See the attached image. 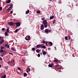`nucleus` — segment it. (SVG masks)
I'll return each instance as SVG.
<instances>
[{"instance_id": "f257e3e1", "label": "nucleus", "mask_w": 78, "mask_h": 78, "mask_svg": "<svg viewBox=\"0 0 78 78\" xmlns=\"http://www.w3.org/2000/svg\"><path fill=\"white\" fill-rule=\"evenodd\" d=\"M42 23H43L45 28H47V20H44L43 21Z\"/></svg>"}, {"instance_id": "f03ea898", "label": "nucleus", "mask_w": 78, "mask_h": 78, "mask_svg": "<svg viewBox=\"0 0 78 78\" xmlns=\"http://www.w3.org/2000/svg\"><path fill=\"white\" fill-rule=\"evenodd\" d=\"M30 36H27V37H25V39L27 41H30Z\"/></svg>"}, {"instance_id": "7ed1b4c3", "label": "nucleus", "mask_w": 78, "mask_h": 78, "mask_svg": "<svg viewBox=\"0 0 78 78\" xmlns=\"http://www.w3.org/2000/svg\"><path fill=\"white\" fill-rule=\"evenodd\" d=\"M14 23L16 24V27H20V22H16Z\"/></svg>"}, {"instance_id": "20e7f679", "label": "nucleus", "mask_w": 78, "mask_h": 78, "mask_svg": "<svg viewBox=\"0 0 78 78\" xmlns=\"http://www.w3.org/2000/svg\"><path fill=\"white\" fill-rule=\"evenodd\" d=\"M8 24H9V25H10V26H12V25H14V23H13V22H9L8 23Z\"/></svg>"}, {"instance_id": "39448f33", "label": "nucleus", "mask_w": 78, "mask_h": 78, "mask_svg": "<svg viewBox=\"0 0 78 78\" xmlns=\"http://www.w3.org/2000/svg\"><path fill=\"white\" fill-rule=\"evenodd\" d=\"M48 67H52L53 66V63H52L51 64H49L48 65Z\"/></svg>"}, {"instance_id": "423d86ee", "label": "nucleus", "mask_w": 78, "mask_h": 78, "mask_svg": "<svg viewBox=\"0 0 78 78\" xmlns=\"http://www.w3.org/2000/svg\"><path fill=\"white\" fill-rule=\"evenodd\" d=\"M44 25L43 24L41 25V30H44Z\"/></svg>"}, {"instance_id": "0eeeda50", "label": "nucleus", "mask_w": 78, "mask_h": 78, "mask_svg": "<svg viewBox=\"0 0 78 78\" xmlns=\"http://www.w3.org/2000/svg\"><path fill=\"white\" fill-rule=\"evenodd\" d=\"M4 42V40L3 39L2 40L0 41V44H2Z\"/></svg>"}, {"instance_id": "6e6552de", "label": "nucleus", "mask_w": 78, "mask_h": 78, "mask_svg": "<svg viewBox=\"0 0 78 78\" xmlns=\"http://www.w3.org/2000/svg\"><path fill=\"white\" fill-rule=\"evenodd\" d=\"M11 50H12V51H16V50L13 47L11 48Z\"/></svg>"}, {"instance_id": "1a4fd4ad", "label": "nucleus", "mask_w": 78, "mask_h": 78, "mask_svg": "<svg viewBox=\"0 0 78 78\" xmlns=\"http://www.w3.org/2000/svg\"><path fill=\"white\" fill-rule=\"evenodd\" d=\"M41 46H42V45H40V44H38L37 46L36 47L37 48H39V47H41Z\"/></svg>"}, {"instance_id": "9d476101", "label": "nucleus", "mask_w": 78, "mask_h": 78, "mask_svg": "<svg viewBox=\"0 0 78 78\" xmlns=\"http://www.w3.org/2000/svg\"><path fill=\"white\" fill-rule=\"evenodd\" d=\"M49 42V45H50L51 46H52V45H53V43L50 41Z\"/></svg>"}, {"instance_id": "9b49d317", "label": "nucleus", "mask_w": 78, "mask_h": 78, "mask_svg": "<svg viewBox=\"0 0 78 78\" xmlns=\"http://www.w3.org/2000/svg\"><path fill=\"white\" fill-rule=\"evenodd\" d=\"M29 12H30V10H28L27 11H26V13L27 14H28Z\"/></svg>"}, {"instance_id": "f8f14e48", "label": "nucleus", "mask_w": 78, "mask_h": 78, "mask_svg": "<svg viewBox=\"0 0 78 78\" xmlns=\"http://www.w3.org/2000/svg\"><path fill=\"white\" fill-rule=\"evenodd\" d=\"M53 18H54V16H51L50 17V19L51 20L53 19Z\"/></svg>"}, {"instance_id": "ddd939ff", "label": "nucleus", "mask_w": 78, "mask_h": 78, "mask_svg": "<svg viewBox=\"0 0 78 78\" xmlns=\"http://www.w3.org/2000/svg\"><path fill=\"white\" fill-rule=\"evenodd\" d=\"M12 8V7H9V8H8L7 9V11H9L10 9H11Z\"/></svg>"}, {"instance_id": "4468645a", "label": "nucleus", "mask_w": 78, "mask_h": 78, "mask_svg": "<svg viewBox=\"0 0 78 78\" xmlns=\"http://www.w3.org/2000/svg\"><path fill=\"white\" fill-rule=\"evenodd\" d=\"M45 33H48V30L47 29L45 30Z\"/></svg>"}, {"instance_id": "2eb2a0df", "label": "nucleus", "mask_w": 78, "mask_h": 78, "mask_svg": "<svg viewBox=\"0 0 78 78\" xmlns=\"http://www.w3.org/2000/svg\"><path fill=\"white\" fill-rule=\"evenodd\" d=\"M5 36H8V32H5Z\"/></svg>"}, {"instance_id": "dca6fc26", "label": "nucleus", "mask_w": 78, "mask_h": 78, "mask_svg": "<svg viewBox=\"0 0 78 78\" xmlns=\"http://www.w3.org/2000/svg\"><path fill=\"white\" fill-rule=\"evenodd\" d=\"M42 53H43V55H46V52H45V51H42Z\"/></svg>"}, {"instance_id": "f3484780", "label": "nucleus", "mask_w": 78, "mask_h": 78, "mask_svg": "<svg viewBox=\"0 0 78 78\" xmlns=\"http://www.w3.org/2000/svg\"><path fill=\"white\" fill-rule=\"evenodd\" d=\"M41 47H42V48H46V46H42L41 45Z\"/></svg>"}, {"instance_id": "a211bd4d", "label": "nucleus", "mask_w": 78, "mask_h": 78, "mask_svg": "<svg viewBox=\"0 0 78 78\" xmlns=\"http://www.w3.org/2000/svg\"><path fill=\"white\" fill-rule=\"evenodd\" d=\"M11 2V0H8V1H7V3H9Z\"/></svg>"}, {"instance_id": "6ab92c4d", "label": "nucleus", "mask_w": 78, "mask_h": 78, "mask_svg": "<svg viewBox=\"0 0 78 78\" xmlns=\"http://www.w3.org/2000/svg\"><path fill=\"white\" fill-rule=\"evenodd\" d=\"M36 52H37V53H39V52H40V51H39V50L38 49H37L36 50Z\"/></svg>"}, {"instance_id": "aec40b11", "label": "nucleus", "mask_w": 78, "mask_h": 78, "mask_svg": "<svg viewBox=\"0 0 78 78\" xmlns=\"http://www.w3.org/2000/svg\"><path fill=\"white\" fill-rule=\"evenodd\" d=\"M27 74L26 73H24V76H27Z\"/></svg>"}, {"instance_id": "412c9836", "label": "nucleus", "mask_w": 78, "mask_h": 78, "mask_svg": "<svg viewBox=\"0 0 78 78\" xmlns=\"http://www.w3.org/2000/svg\"><path fill=\"white\" fill-rule=\"evenodd\" d=\"M68 39H69V40H70V35L69 36H68Z\"/></svg>"}, {"instance_id": "4be33fe9", "label": "nucleus", "mask_w": 78, "mask_h": 78, "mask_svg": "<svg viewBox=\"0 0 78 78\" xmlns=\"http://www.w3.org/2000/svg\"><path fill=\"white\" fill-rule=\"evenodd\" d=\"M2 78H6V75H5L1 77Z\"/></svg>"}, {"instance_id": "5701e85b", "label": "nucleus", "mask_w": 78, "mask_h": 78, "mask_svg": "<svg viewBox=\"0 0 78 78\" xmlns=\"http://www.w3.org/2000/svg\"><path fill=\"white\" fill-rule=\"evenodd\" d=\"M17 69H18V70H20V71H21V69H20V67H17Z\"/></svg>"}, {"instance_id": "b1692460", "label": "nucleus", "mask_w": 78, "mask_h": 78, "mask_svg": "<svg viewBox=\"0 0 78 78\" xmlns=\"http://www.w3.org/2000/svg\"><path fill=\"white\" fill-rule=\"evenodd\" d=\"M65 39L66 40H67V39H68V37H67V36H66L65 37Z\"/></svg>"}, {"instance_id": "393cba45", "label": "nucleus", "mask_w": 78, "mask_h": 78, "mask_svg": "<svg viewBox=\"0 0 78 78\" xmlns=\"http://www.w3.org/2000/svg\"><path fill=\"white\" fill-rule=\"evenodd\" d=\"M18 31V29H16L15 31V33H17Z\"/></svg>"}, {"instance_id": "a878e982", "label": "nucleus", "mask_w": 78, "mask_h": 78, "mask_svg": "<svg viewBox=\"0 0 78 78\" xmlns=\"http://www.w3.org/2000/svg\"><path fill=\"white\" fill-rule=\"evenodd\" d=\"M54 61H55V62H56L57 63H58V60L56 59V60H54Z\"/></svg>"}, {"instance_id": "bb28decb", "label": "nucleus", "mask_w": 78, "mask_h": 78, "mask_svg": "<svg viewBox=\"0 0 78 78\" xmlns=\"http://www.w3.org/2000/svg\"><path fill=\"white\" fill-rule=\"evenodd\" d=\"M6 31L7 33H8V32H9V28H7L6 30Z\"/></svg>"}, {"instance_id": "cd10ccee", "label": "nucleus", "mask_w": 78, "mask_h": 78, "mask_svg": "<svg viewBox=\"0 0 78 78\" xmlns=\"http://www.w3.org/2000/svg\"><path fill=\"white\" fill-rule=\"evenodd\" d=\"M37 13H38V14H39L40 13V12H40V11H37Z\"/></svg>"}, {"instance_id": "c85d7f7f", "label": "nucleus", "mask_w": 78, "mask_h": 78, "mask_svg": "<svg viewBox=\"0 0 78 78\" xmlns=\"http://www.w3.org/2000/svg\"><path fill=\"white\" fill-rule=\"evenodd\" d=\"M41 19L42 20H44V19H45V18H44V17H42L41 18Z\"/></svg>"}, {"instance_id": "c756f323", "label": "nucleus", "mask_w": 78, "mask_h": 78, "mask_svg": "<svg viewBox=\"0 0 78 78\" xmlns=\"http://www.w3.org/2000/svg\"><path fill=\"white\" fill-rule=\"evenodd\" d=\"M43 42L44 44H45V43H46V41H43Z\"/></svg>"}, {"instance_id": "7c9ffc66", "label": "nucleus", "mask_w": 78, "mask_h": 78, "mask_svg": "<svg viewBox=\"0 0 78 78\" xmlns=\"http://www.w3.org/2000/svg\"><path fill=\"white\" fill-rule=\"evenodd\" d=\"M0 51V52H4V50H1Z\"/></svg>"}, {"instance_id": "2f4dec72", "label": "nucleus", "mask_w": 78, "mask_h": 78, "mask_svg": "<svg viewBox=\"0 0 78 78\" xmlns=\"http://www.w3.org/2000/svg\"><path fill=\"white\" fill-rule=\"evenodd\" d=\"M5 30V28H2V31H4Z\"/></svg>"}, {"instance_id": "473e14b6", "label": "nucleus", "mask_w": 78, "mask_h": 78, "mask_svg": "<svg viewBox=\"0 0 78 78\" xmlns=\"http://www.w3.org/2000/svg\"><path fill=\"white\" fill-rule=\"evenodd\" d=\"M2 7H0V10L2 11Z\"/></svg>"}, {"instance_id": "72a5a7b5", "label": "nucleus", "mask_w": 78, "mask_h": 78, "mask_svg": "<svg viewBox=\"0 0 78 78\" xmlns=\"http://www.w3.org/2000/svg\"><path fill=\"white\" fill-rule=\"evenodd\" d=\"M32 50L34 51V50H35V48H32Z\"/></svg>"}, {"instance_id": "f704fd0d", "label": "nucleus", "mask_w": 78, "mask_h": 78, "mask_svg": "<svg viewBox=\"0 0 78 78\" xmlns=\"http://www.w3.org/2000/svg\"><path fill=\"white\" fill-rule=\"evenodd\" d=\"M13 12L12 11H11L10 12V14H12Z\"/></svg>"}, {"instance_id": "c9c22d12", "label": "nucleus", "mask_w": 78, "mask_h": 78, "mask_svg": "<svg viewBox=\"0 0 78 78\" xmlns=\"http://www.w3.org/2000/svg\"><path fill=\"white\" fill-rule=\"evenodd\" d=\"M12 6H13V5L12 4L10 5V7H12Z\"/></svg>"}, {"instance_id": "e433bc0d", "label": "nucleus", "mask_w": 78, "mask_h": 78, "mask_svg": "<svg viewBox=\"0 0 78 78\" xmlns=\"http://www.w3.org/2000/svg\"><path fill=\"white\" fill-rule=\"evenodd\" d=\"M9 63H10V61H8L7 62V64H9Z\"/></svg>"}, {"instance_id": "4c0bfd02", "label": "nucleus", "mask_w": 78, "mask_h": 78, "mask_svg": "<svg viewBox=\"0 0 78 78\" xmlns=\"http://www.w3.org/2000/svg\"><path fill=\"white\" fill-rule=\"evenodd\" d=\"M27 70L29 71H30V70H31V69L29 68H28Z\"/></svg>"}, {"instance_id": "58836bf2", "label": "nucleus", "mask_w": 78, "mask_h": 78, "mask_svg": "<svg viewBox=\"0 0 78 78\" xmlns=\"http://www.w3.org/2000/svg\"><path fill=\"white\" fill-rule=\"evenodd\" d=\"M8 45V44H5V47H7Z\"/></svg>"}, {"instance_id": "ea45409f", "label": "nucleus", "mask_w": 78, "mask_h": 78, "mask_svg": "<svg viewBox=\"0 0 78 78\" xmlns=\"http://www.w3.org/2000/svg\"><path fill=\"white\" fill-rule=\"evenodd\" d=\"M40 56H41V55L39 54H38L37 55V56L38 57H39Z\"/></svg>"}, {"instance_id": "a19ab883", "label": "nucleus", "mask_w": 78, "mask_h": 78, "mask_svg": "<svg viewBox=\"0 0 78 78\" xmlns=\"http://www.w3.org/2000/svg\"><path fill=\"white\" fill-rule=\"evenodd\" d=\"M1 49H3V48H4V47H1Z\"/></svg>"}, {"instance_id": "79ce46f5", "label": "nucleus", "mask_w": 78, "mask_h": 78, "mask_svg": "<svg viewBox=\"0 0 78 78\" xmlns=\"http://www.w3.org/2000/svg\"><path fill=\"white\" fill-rule=\"evenodd\" d=\"M9 55H13V54L12 53H9Z\"/></svg>"}, {"instance_id": "37998d69", "label": "nucleus", "mask_w": 78, "mask_h": 78, "mask_svg": "<svg viewBox=\"0 0 78 78\" xmlns=\"http://www.w3.org/2000/svg\"><path fill=\"white\" fill-rule=\"evenodd\" d=\"M7 47V48H9V45H8Z\"/></svg>"}, {"instance_id": "c03bdc74", "label": "nucleus", "mask_w": 78, "mask_h": 78, "mask_svg": "<svg viewBox=\"0 0 78 78\" xmlns=\"http://www.w3.org/2000/svg\"><path fill=\"white\" fill-rule=\"evenodd\" d=\"M58 66H59L58 65H56V66H55V67H58Z\"/></svg>"}, {"instance_id": "a18cd8bd", "label": "nucleus", "mask_w": 78, "mask_h": 78, "mask_svg": "<svg viewBox=\"0 0 78 78\" xmlns=\"http://www.w3.org/2000/svg\"><path fill=\"white\" fill-rule=\"evenodd\" d=\"M55 23V21H54L53 22V24H54V23Z\"/></svg>"}, {"instance_id": "49530a36", "label": "nucleus", "mask_w": 78, "mask_h": 78, "mask_svg": "<svg viewBox=\"0 0 78 78\" xmlns=\"http://www.w3.org/2000/svg\"><path fill=\"white\" fill-rule=\"evenodd\" d=\"M48 50H50V48H48Z\"/></svg>"}, {"instance_id": "de8ad7c7", "label": "nucleus", "mask_w": 78, "mask_h": 78, "mask_svg": "<svg viewBox=\"0 0 78 78\" xmlns=\"http://www.w3.org/2000/svg\"><path fill=\"white\" fill-rule=\"evenodd\" d=\"M58 69H61V68H57Z\"/></svg>"}, {"instance_id": "09e8293b", "label": "nucleus", "mask_w": 78, "mask_h": 78, "mask_svg": "<svg viewBox=\"0 0 78 78\" xmlns=\"http://www.w3.org/2000/svg\"><path fill=\"white\" fill-rule=\"evenodd\" d=\"M49 31H50V32H51V30H49Z\"/></svg>"}, {"instance_id": "8fccbe9b", "label": "nucleus", "mask_w": 78, "mask_h": 78, "mask_svg": "<svg viewBox=\"0 0 78 78\" xmlns=\"http://www.w3.org/2000/svg\"><path fill=\"white\" fill-rule=\"evenodd\" d=\"M2 37H0V40L2 39Z\"/></svg>"}, {"instance_id": "3c124183", "label": "nucleus", "mask_w": 78, "mask_h": 78, "mask_svg": "<svg viewBox=\"0 0 78 78\" xmlns=\"http://www.w3.org/2000/svg\"><path fill=\"white\" fill-rule=\"evenodd\" d=\"M2 67V66L0 64V68H1Z\"/></svg>"}, {"instance_id": "603ef678", "label": "nucleus", "mask_w": 78, "mask_h": 78, "mask_svg": "<svg viewBox=\"0 0 78 78\" xmlns=\"http://www.w3.org/2000/svg\"><path fill=\"white\" fill-rule=\"evenodd\" d=\"M1 55V56H2V57H3V55Z\"/></svg>"}, {"instance_id": "864d4df0", "label": "nucleus", "mask_w": 78, "mask_h": 78, "mask_svg": "<svg viewBox=\"0 0 78 78\" xmlns=\"http://www.w3.org/2000/svg\"><path fill=\"white\" fill-rule=\"evenodd\" d=\"M0 60L1 61H2V58H0Z\"/></svg>"}, {"instance_id": "5fc2aeb1", "label": "nucleus", "mask_w": 78, "mask_h": 78, "mask_svg": "<svg viewBox=\"0 0 78 78\" xmlns=\"http://www.w3.org/2000/svg\"><path fill=\"white\" fill-rule=\"evenodd\" d=\"M47 42H46V45H47Z\"/></svg>"}, {"instance_id": "6e6d98bb", "label": "nucleus", "mask_w": 78, "mask_h": 78, "mask_svg": "<svg viewBox=\"0 0 78 78\" xmlns=\"http://www.w3.org/2000/svg\"><path fill=\"white\" fill-rule=\"evenodd\" d=\"M40 54H41V55H42V52L40 53Z\"/></svg>"}, {"instance_id": "4d7b16f0", "label": "nucleus", "mask_w": 78, "mask_h": 78, "mask_svg": "<svg viewBox=\"0 0 78 78\" xmlns=\"http://www.w3.org/2000/svg\"><path fill=\"white\" fill-rule=\"evenodd\" d=\"M27 72H28V71L27 70Z\"/></svg>"}, {"instance_id": "13d9d810", "label": "nucleus", "mask_w": 78, "mask_h": 78, "mask_svg": "<svg viewBox=\"0 0 78 78\" xmlns=\"http://www.w3.org/2000/svg\"><path fill=\"white\" fill-rule=\"evenodd\" d=\"M14 62V60H13V62Z\"/></svg>"}, {"instance_id": "bf43d9fd", "label": "nucleus", "mask_w": 78, "mask_h": 78, "mask_svg": "<svg viewBox=\"0 0 78 78\" xmlns=\"http://www.w3.org/2000/svg\"><path fill=\"white\" fill-rule=\"evenodd\" d=\"M49 1H50V2L51 1V0H49Z\"/></svg>"}, {"instance_id": "052dcab7", "label": "nucleus", "mask_w": 78, "mask_h": 78, "mask_svg": "<svg viewBox=\"0 0 78 78\" xmlns=\"http://www.w3.org/2000/svg\"><path fill=\"white\" fill-rule=\"evenodd\" d=\"M56 48V47H55V48Z\"/></svg>"}, {"instance_id": "680f3d73", "label": "nucleus", "mask_w": 78, "mask_h": 78, "mask_svg": "<svg viewBox=\"0 0 78 78\" xmlns=\"http://www.w3.org/2000/svg\"><path fill=\"white\" fill-rule=\"evenodd\" d=\"M42 51H44V50H42Z\"/></svg>"}, {"instance_id": "e2e57ef3", "label": "nucleus", "mask_w": 78, "mask_h": 78, "mask_svg": "<svg viewBox=\"0 0 78 78\" xmlns=\"http://www.w3.org/2000/svg\"><path fill=\"white\" fill-rule=\"evenodd\" d=\"M23 61H24V60H23Z\"/></svg>"}, {"instance_id": "0e129e2a", "label": "nucleus", "mask_w": 78, "mask_h": 78, "mask_svg": "<svg viewBox=\"0 0 78 78\" xmlns=\"http://www.w3.org/2000/svg\"><path fill=\"white\" fill-rule=\"evenodd\" d=\"M27 78H29V77H28Z\"/></svg>"}]
</instances>
